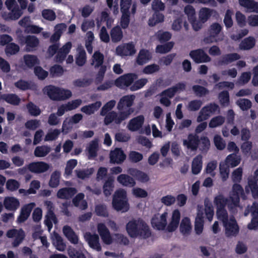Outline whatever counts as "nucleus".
<instances>
[{"label":"nucleus","instance_id":"f257e3e1","mask_svg":"<svg viewBox=\"0 0 258 258\" xmlns=\"http://www.w3.org/2000/svg\"><path fill=\"white\" fill-rule=\"evenodd\" d=\"M242 187L239 184H235L233 185L228 200L222 195L215 196L214 199V204L217 209V217L221 218L222 216L227 214V211L225 209L226 205H228L229 208L231 210L237 207L238 206L239 195H242Z\"/></svg>","mask_w":258,"mask_h":258},{"label":"nucleus","instance_id":"f03ea898","mask_svg":"<svg viewBox=\"0 0 258 258\" xmlns=\"http://www.w3.org/2000/svg\"><path fill=\"white\" fill-rule=\"evenodd\" d=\"M115 104L116 101L112 100L105 103L101 108L100 114L102 116H105L104 121L106 125L113 121L117 124L120 123L134 112L133 108H129L125 112H120L118 114L114 111L110 112Z\"/></svg>","mask_w":258,"mask_h":258},{"label":"nucleus","instance_id":"7ed1b4c3","mask_svg":"<svg viewBox=\"0 0 258 258\" xmlns=\"http://www.w3.org/2000/svg\"><path fill=\"white\" fill-rule=\"evenodd\" d=\"M205 208L198 207L197 216L195 222V230L197 234L202 233L204 228V219L206 217L209 221L211 222L214 214L212 204L208 199L204 201Z\"/></svg>","mask_w":258,"mask_h":258},{"label":"nucleus","instance_id":"20e7f679","mask_svg":"<svg viewBox=\"0 0 258 258\" xmlns=\"http://www.w3.org/2000/svg\"><path fill=\"white\" fill-rule=\"evenodd\" d=\"M127 233L132 237L146 238L151 235L149 226L141 219L132 220L126 224Z\"/></svg>","mask_w":258,"mask_h":258},{"label":"nucleus","instance_id":"39448f33","mask_svg":"<svg viewBox=\"0 0 258 258\" xmlns=\"http://www.w3.org/2000/svg\"><path fill=\"white\" fill-rule=\"evenodd\" d=\"M241 160L240 156L233 153L228 155L225 160L220 163V175L223 181H225L229 176V168L238 166Z\"/></svg>","mask_w":258,"mask_h":258},{"label":"nucleus","instance_id":"423d86ee","mask_svg":"<svg viewBox=\"0 0 258 258\" xmlns=\"http://www.w3.org/2000/svg\"><path fill=\"white\" fill-rule=\"evenodd\" d=\"M112 205L113 209L117 211L126 212L129 210L130 205L125 189L120 188L115 191Z\"/></svg>","mask_w":258,"mask_h":258},{"label":"nucleus","instance_id":"0eeeda50","mask_svg":"<svg viewBox=\"0 0 258 258\" xmlns=\"http://www.w3.org/2000/svg\"><path fill=\"white\" fill-rule=\"evenodd\" d=\"M97 231L103 242L106 244H110L113 242L114 239L117 242L126 244L128 240L126 237L121 234H115L113 238L111 236L109 230L106 226L102 223H99L97 225Z\"/></svg>","mask_w":258,"mask_h":258},{"label":"nucleus","instance_id":"6e6552de","mask_svg":"<svg viewBox=\"0 0 258 258\" xmlns=\"http://www.w3.org/2000/svg\"><path fill=\"white\" fill-rule=\"evenodd\" d=\"M5 5L9 12H4L2 18L6 21L18 20L23 14V9L19 7L16 0H6Z\"/></svg>","mask_w":258,"mask_h":258},{"label":"nucleus","instance_id":"1a4fd4ad","mask_svg":"<svg viewBox=\"0 0 258 258\" xmlns=\"http://www.w3.org/2000/svg\"><path fill=\"white\" fill-rule=\"evenodd\" d=\"M217 219L222 222L227 237L236 236L239 232V228L235 219L233 216L229 217L228 214Z\"/></svg>","mask_w":258,"mask_h":258},{"label":"nucleus","instance_id":"9d476101","mask_svg":"<svg viewBox=\"0 0 258 258\" xmlns=\"http://www.w3.org/2000/svg\"><path fill=\"white\" fill-rule=\"evenodd\" d=\"M184 89L185 85L180 83L173 88L163 91L160 95V102L166 106H169L171 103L170 99L174 95L176 92L183 90Z\"/></svg>","mask_w":258,"mask_h":258},{"label":"nucleus","instance_id":"9b49d317","mask_svg":"<svg viewBox=\"0 0 258 258\" xmlns=\"http://www.w3.org/2000/svg\"><path fill=\"white\" fill-rule=\"evenodd\" d=\"M168 215L167 212L155 215L151 219L152 227L158 230H166L167 231V219Z\"/></svg>","mask_w":258,"mask_h":258},{"label":"nucleus","instance_id":"f8f14e48","mask_svg":"<svg viewBox=\"0 0 258 258\" xmlns=\"http://www.w3.org/2000/svg\"><path fill=\"white\" fill-rule=\"evenodd\" d=\"M181 214L178 209L172 211L167 220V231L173 232L178 228L179 224Z\"/></svg>","mask_w":258,"mask_h":258},{"label":"nucleus","instance_id":"ddd939ff","mask_svg":"<svg viewBox=\"0 0 258 258\" xmlns=\"http://www.w3.org/2000/svg\"><path fill=\"white\" fill-rule=\"evenodd\" d=\"M136 51L135 44L133 42L120 44L115 49L116 54L121 57L133 55L136 53Z\"/></svg>","mask_w":258,"mask_h":258},{"label":"nucleus","instance_id":"4468645a","mask_svg":"<svg viewBox=\"0 0 258 258\" xmlns=\"http://www.w3.org/2000/svg\"><path fill=\"white\" fill-rule=\"evenodd\" d=\"M217 112H219L218 105L215 104H211L206 106L200 111L197 117V121L200 122L205 120Z\"/></svg>","mask_w":258,"mask_h":258},{"label":"nucleus","instance_id":"2eb2a0df","mask_svg":"<svg viewBox=\"0 0 258 258\" xmlns=\"http://www.w3.org/2000/svg\"><path fill=\"white\" fill-rule=\"evenodd\" d=\"M258 169L254 172L253 177L248 179V185L245 186V191L247 193L251 192L254 199H258Z\"/></svg>","mask_w":258,"mask_h":258},{"label":"nucleus","instance_id":"dca6fc26","mask_svg":"<svg viewBox=\"0 0 258 258\" xmlns=\"http://www.w3.org/2000/svg\"><path fill=\"white\" fill-rule=\"evenodd\" d=\"M7 236L14 239L12 244L13 246L16 247L22 242L25 237V233L22 229H11L7 232Z\"/></svg>","mask_w":258,"mask_h":258},{"label":"nucleus","instance_id":"f3484780","mask_svg":"<svg viewBox=\"0 0 258 258\" xmlns=\"http://www.w3.org/2000/svg\"><path fill=\"white\" fill-rule=\"evenodd\" d=\"M137 79V76L134 74H128L119 77L115 83L116 86L124 88L130 86Z\"/></svg>","mask_w":258,"mask_h":258},{"label":"nucleus","instance_id":"a211bd4d","mask_svg":"<svg viewBox=\"0 0 258 258\" xmlns=\"http://www.w3.org/2000/svg\"><path fill=\"white\" fill-rule=\"evenodd\" d=\"M135 97L134 95L124 96L119 100L117 108L120 112L126 111L133 105Z\"/></svg>","mask_w":258,"mask_h":258},{"label":"nucleus","instance_id":"6ab92c4d","mask_svg":"<svg viewBox=\"0 0 258 258\" xmlns=\"http://www.w3.org/2000/svg\"><path fill=\"white\" fill-rule=\"evenodd\" d=\"M45 206L46 207L48 211L45 216V224L47 226L49 231L51 230L52 227L53 223H55L56 218L51 211L53 208V204L50 201L45 202Z\"/></svg>","mask_w":258,"mask_h":258},{"label":"nucleus","instance_id":"aec40b11","mask_svg":"<svg viewBox=\"0 0 258 258\" xmlns=\"http://www.w3.org/2000/svg\"><path fill=\"white\" fill-rule=\"evenodd\" d=\"M190 56L197 63L207 62L210 61V57L202 49L192 50Z\"/></svg>","mask_w":258,"mask_h":258},{"label":"nucleus","instance_id":"412c9836","mask_svg":"<svg viewBox=\"0 0 258 258\" xmlns=\"http://www.w3.org/2000/svg\"><path fill=\"white\" fill-rule=\"evenodd\" d=\"M35 206L34 203H31L23 206L20 212V214L17 218V222L23 223L29 217L32 210Z\"/></svg>","mask_w":258,"mask_h":258},{"label":"nucleus","instance_id":"4be33fe9","mask_svg":"<svg viewBox=\"0 0 258 258\" xmlns=\"http://www.w3.org/2000/svg\"><path fill=\"white\" fill-rule=\"evenodd\" d=\"M28 168L32 172L41 173L47 171L50 168V165L44 162H36L30 164Z\"/></svg>","mask_w":258,"mask_h":258},{"label":"nucleus","instance_id":"5701e85b","mask_svg":"<svg viewBox=\"0 0 258 258\" xmlns=\"http://www.w3.org/2000/svg\"><path fill=\"white\" fill-rule=\"evenodd\" d=\"M84 238L92 248L97 251L101 250L99 237L97 234H91L87 232L85 234Z\"/></svg>","mask_w":258,"mask_h":258},{"label":"nucleus","instance_id":"b1692460","mask_svg":"<svg viewBox=\"0 0 258 258\" xmlns=\"http://www.w3.org/2000/svg\"><path fill=\"white\" fill-rule=\"evenodd\" d=\"M183 145L188 150L195 151L199 146V139L196 135L190 134L186 139L183 140Z\"/></svg>","mask_w":258,"mask_h":258},{"label":"nucleus","instance_id":"393cba45","mask_svg":"<svg viewBox=\"0 0 258 258\" xmlns=\"http://www.w3.org/2000/svg\"><path fill=\"white\" fill-rule=\"evenodd\" d=\"M144 120L145 117L143 115H139L130 120L127 127L132 132L138 131L142 127Z\"/></svg>","mask_w":258,"mask_h":258},{"label":"nucleus","instance_id":"a878e982","mask_svg":"<svg viewBox=\"0 0 258 258\" xmlns=\"http://www.w3.org/2000/svg\"><path fill=\"white\" fill-rule=\"evenodd\" d=\"M221 27L217 24L215 23L212 25L209 29L210 37H206L204 39V42L206 43H211L213 42H217L219 40L217 39L215 36L221 31Z\"/></svg>","mask_w":258,"mask_h":258},{"label":"nucleus","instance_id":"bb28decb","mask_svg":"<svg viewBox=\"0 0 258 258\" xmlns=\"http://www.w3.org/2000/svg\"><path fill=\"white\" fill-rule=\"evenodd\" d=\"M120 7L122 14L134 15L137 6L135 4L132 5L131 0H121Z\"/></svg>","mask_w":258,"mask_h":258},{"label":"nucleus","instance_id":"cd10ccee","mask_svg":"<svg viewBox=\"0 0 258 258\" xmlns=\"http://www.w3.org/2000/svg\"><path fill=\"white\" fill-rule=\"evenodd\" d=\"M192 226L190 219L188 217H184L182 219L179 224V231L184 236H187L191 232Z\"/></svg>","mask_w":258,"mask_h":258},{"label":"nucleus","instance_id":"c85d7f7f","mask_svg":"<svg viewBox=\"0 0 258 258\" xmlns=\"http://www.w3.org/2000/svg\"><path fill=\"white\" fill-rule=\"evenodd\" d=\"M4 205L7 210L15 211L20 206V202L15 197H7L4 199Z\"/></svg>","mask_w":258,"mask_h":258},{"label":"nucleus","instance_id":"c756f323","mask_svg":"<svg viewBox=\"0 0 258 258\" xmlns=\"http://www.w3.org/2000/svg\"><path fill=\"white\" fill-rule=\"evenodd\" d=\"M126 156L122 150L116 148L111 151L110 154V162L119 164L122 163L125 159Z\"/></svg>","mask_w":258,"mask_h":258},{"label":"nucleus","instance_id":"7c9ffc66","mask_svg":"<svg viewBox=\"0 0 258 258\" xmlns=\"http://www.w3.org/2000/svg\"><path fill=\"white\" fill-rule=\"evenodd\" d=\"M25 43L26 44V51H33L35 50L39 45V41L36 37L29 35L25 38Z\"/></svg>","mask_w":258,"mask_h":258},{"label":"nucleus","instance_id":"2f4dec72","mask_svg":"<svg viewBox=\"0 0 258 258\" xmlns=\"http://www.w3.org/2000/svg\"><path fill=\"white\" fill-rule=\"evenodd\" d=\"M72 46V45L70 42H68L63 45L57 52L55 56L56 61L61 62L63 61L67 55L70 51Z\"/></svg>","mask_w":258,"mask_h":258},{"label":"nucleus","instance_id":"473e14b6","mask_svg":"<svg viewBox=\"0 0 258 258\" xmlns=\"http://www.w3.org/2000/svg\"><path fill=\"white\" fill-rule=\"evenodd\" d=\"M127 172L130 174L135 177L141 182L145 183L148 182L150 179V178L147 173L137 169L130 168Z\"/></svg>","mask_w":258,"mask_h":258},{"label":"nucleus","instance_id":"72a5a7b5","mask_svg":"<svg viewBox=\"0 0 258 258\" xmlns=\"http://www.w3.org/2000/svg\"><path fill=\"white\" fill-rule=\"evenodd\" d=\"M239 3L246 9V12H258V2L253 0H239Z\"/></svg>","mask_w":258,"mask_h":258},{"label":"nucleus","instance_id":"f704fd0d","mask_svg":"<svg viewBox=\"0 0 258 258\" xmlns=\"http://www.w3.org/2000/svg\"><path fill=\"white\" fill-rule=\"evenodd\" d=\"M43 91L44 94H46L52 100H59L60 97H61L59 94V88L53 86H48L45 87L43 89Z\"/></svg>","mask_w":258,"mask_h":258},{"label":"nucleus","instance_id":"c9c22d12","mask_svg":"<svg viewBox=\"0 0 258 258\" xmlns=\"http://www.w3.org/2000/svg\"><path fill=\"white\" fill-rule=\"evenodd\" d=\"M152 58V54L148 50L141 49L138 55L137 58V62L140 65H142L148 62Z\"/></svg>","mask_w":258,"mask_h":258},{"label":"nucleus","instance_id":"e433bc0d","mask_svg":"<svg viewBox=\"0 0 258 258\" xmlns=\"http://www.w3.org/2000/svg\"><path fill=\"white\" fill-rule=\"evenodd\" d=\"M98 150V144L97 141L91 142L86 147V152L89 159L96 157Z\"/></svg>","mask_w":258,"mask_h":258},{"label":"nucleus","instance_id":"4c0bfd02","mask_svg":"<svg viewBox=\"0 0 258 258\" xmlns=\"http://www.w3.org/2000/svg\"><path fill=\"white\" fill-rule=\"evenodd\" d=\"M117 181L121 185L125 186L133 187L135 185V179L128 175L122 174L117 178Z\"/></svg>","mask_w":258,"mask_h":258},{"label":"nucleus","instance_id":"58836bf2","mask_svg":"<svg viewBox=\"0 0 258 258\" xmlns=\"http://www.w3.org/2000/svg\"><path fill=\"white\" fill-rule=\"evenodd\" d=\"M62 231L63 234L71 243L74 244L78 243V237L70 227L64 226Z\"/></svg>","mask_w":258,"mask_h":258},{"label":"nucleus","instance_id":"ea45409f","mask_svg":"<svg viewBox=\"0 0 258 258\" xmlns=\"http://www.w3.org/2000/svg\"><path fill=\"white\" fill-rule=\"evenodd\" d=\"M77 192L75 188H63L59 189L57 194L58 198L62 199H68L71 198Z\"/></svg>","mask_w":258,"mask_h":258},{"label":"nucleus","instance_id":"a19ab883","mask_svg":"<svg viewBox=\"0 0 258 258\" xmlns=\"http://www.w3.org/2000/svg\"><path fill=\"white\" fill-rule=\"evenodd\" d=\"M101 105L102 103L101 101H96L94 103L82 107L81 110L87 115H91L97 111Z\"/></svg>","mask_w":258,"mask_h":258},{"label":"nucleus","instance_id":"79ce46f5","mask_svg":"<svg viewBox=\"0 0 258 258\" xmlns=\"http://www.w3.org/2000/svg\"><path fill=\"white\" fill-rule=\"evenodd\" d=\"M3 100L8 103L17 105L19 104L20 99L16 94H1L0 93V100Z\"/></svg>","mask_w":258,"mask_h":258},{"label":"nucleus","instance_id":"37998d69","mask_svg":"<svg viewBox=\"0 0 258 258\" xmlns=\"http://www.w3.org/2000/svg\"><path fill=\"white\" fill-rule=\"evenodd\" d=\"M51 239L52 243L55 248L59 251H63L66 249V244L63 242L62 238L56 233L54 232Z\"/></svg>","mask_w":258,"mask_h":258},{"label":"nucleus","instance_id":"c03bdc74","mask_svg":"<svg viewBox=\"0 0 258 258\" xmlns=\"http://www.w3.org/2000/svg\"><path fill=\"white\" fill-rule=\"evenodd\" d=\"M84 195L82 193L78 194L73 199V203L75 206L82 210H85L87 208V203L84 199Z\"/></svg>","mask_w":258,"mask_h":258},{"label":"nucleus","instance_id":"a18cd8bd","mask_svg":"<svg viewBox=\"0 0 258 258\" xmlns=\"http://www.w3.org/2000/svg\"><path fill=\"white\" fill-rule=\"evenodd\" d=\"M24 62L25 66L32 68L35 65L39 64L40 61L37 56L32 54H26L23 57Z\"/></svg>","mask_w":258,"mask_h":258},{"label":"nucleus","instance_id":"49530a36","mask_svg":"<svg viewBox=\"0 0 258 258\" xmlns=\"http://www.w3.org/2000/svg\"><path fill=\"white\" fill-rule=\"evenodd\" d=\"M110 36L112 42L116 43L120 41L123 38V32L120 27L117 26L110 31Z\"/></svg>","mask_w":258,"mask_h":258},{"label":"nucleus","instance_id":"de8ad7c7","mask_svg":"<svg viewBox=\"0 0 258 258\" xmlns=\"http://www.w3.org/2000/svg\"><path fill=\"white\" fill-rule=\"evenodd\" d=\"M102 22L106 23L107 27H110L114 22V18L110 16L106 12L103 11L101 13L100 17L97 20L98 26H100Z\"/></svg>","mask_w":258,"mask_h":258},{"label":"nucleus","instance_id":"09e8293b","mask_svg":"<svg viewBox=\"0 0 258 258\" xmlns=\"http://www.w3.org/2000/svg\"><path fill=\"white\" fill-rule=\"evenodd\" d=\"M202 157L199 155L195 157L192 163L191 170L194 174H199L202 169Z\"/></svg>","mask_w":258,"mask_h":258},{"label":"nucleus","instance_id":"8fccbe9b","mask_svg":"<svg viewBox=\"0 0 258 258\" xmlns=\"http://www.w3.org/2000/svg\"><path fill=\"white\" fill-rule=\"evenodd\" d=\"M15 86L18 89L22 90L28 89H34L35 85L31 82H27L23 80H20L15 83Z\"/></svg>","mask_w":258,"mask_h":258},{"label":"nucleus","instance_id":"3c124183","mask_svg":"<svg viewBox=\"0 0 258 258\" xmlns=\"http://www.w3.org/2000/svg\"><path fill=\"white\" fill-rule=\"evenodd\" d=\"M255 42L253 37H248L241 41L239 44V48L241 50L250 49L254 46Z\"/></svg>","mask_w":258,"mask_h":258},{"label":"nucleus","instance_id":"603ef678","mask_svg":"<svg viewBox=\"0 0 258 258\" xmlns=\"http://www.w3.org/2000/svg\"><path fill=\"white\" fill-rule=\"evenodd\" d=\"M164 19V16L162 14L156 12L149 18L148 23L150 26H154L156 24L163 22Z\"/></svg>","mask_w":258,"mask_h":258},{"label":"nucleus","instance_id":"864d4df0","mask_svg":"<svg viewBox=\"0 0 258 258\" xmlns=\"http://www.w3.org/2000/svg\"><path fill=\"white\" fill-rule=\"evenodd\" d=\"M104 61V55L99 51H96L92 56L91 65L95 68L101 66Z\"/></svg>","mask_w":258,"mask_h":258},{"label":"nucleus","instance_id":"5fc2aeb1","mask_svg":"<svg viewBox=\"0 0 258 258\" xmlns=\"http://www.w3.org/2000/svg\"><path fill=\"white\" fill-rule=\"evenodd\" d=\"M217 167V161L215 160L211 161L207 164L204 169V172L214 177L216 175V170Z\"/></svg>","mask_w":258,"mask_h":258},{"label":"nucleus","instance_id":"6e6d98bb","mask_svg":"<svg viewBox=\"0 0 258 258\" xmlns=\"http://www.w3.org/2000/svg\"><path fill=\"white\" fill-rule=\"evenodd\" d=\"M51 151L50 147L41 146L37 147L34 151V155L37 157H43L46 156Z\"/></svg>","mask_w":258,"mask_h":258},{"label":"nucleus","instance_id":"4d7b16f0","mask_svg":"<svg viewBox=\"0 0 258 258\" xmlns=\"http://www.w3.org/2000/svg\"><path fill=\"white\" fill-rule=\"evenodd\" d=\"M77 52L76 62L78 66H82L86 61V52L82 47H79L77 48Z\"/></svg>","mask_w":258,"mask_h":258},{"label":"nucleus","instance_id":"13d9d810","mask_svg":"<svg viewBox=\"0 0 258 258\" xmlns=\"http://www.w3.org/2000/svg\"><path fill=\"white\" fill-rule=\"evenodd\" d=\"M213 11L207 8L201 9L199 12V19L205 23L211 16Z\"/></svg>","mask_w":258,"mask_h":258},{"label":"nucleus","instance_id":"bf43d9fd","mask_svg":"<svg viewBox=\"0 0 258 258\" xmlns=\"http://www.w3.org/2000/svg\"><path fill=\"white\" fill-rule=\"evenodd\" d=\"M60 176V172L58 171L53 172L50 177L49 182V186L51 187H57L59 183V178Z\"/></svg>","mask_w":258,"mask_h":258},{"label":"nucleus","instance_id":"052dcab7","mask_svg":"<svg viewBox=\"0 0 258 258\" xmlns=\"http://www.w3.org/2000/svg\"><path fill=\"white\" fill-rule=\"evenodd\" d=\"M225 121V118L222 116H217L212 118L209 123L211 128H215L221 125Z\"/></svg>","mask_w":258,"mask_h":258},{"label":"nucleus","instance_id":"680f3d73","mask_svg":"<svg viewBox=\"0 0 258 258\" xmlns=\"http://www.w3.org/2000/svg\"><path fill=\"white\" fill-rule=\"evenodd\" d=\"M77 160L76 159L69 160L67 162L65 171L64 173V176H70L72 172L73 169L77 166Z\"/></svg>","mask_w":258,"mask_h":258},{"label":"nucleus","instance_id":"e2e57ef3","mask_svg":"<svg viewBox=\"0 0 258 258\" xmlns=\"http://www.w3.org/2000/svg\"><path fill=\"white\" fill-rule=\"evenodd\" d=\"M236 104L242 110H247L251 106V102L250 101L245 98L238 99L236 102Z\"/></svg>","mask_w":258,"mask_h":258},{"label":"nucleus","instance_id":"0e129e2a","mask_svg":"<svg viewBox=\"0 0 258 258\" xmlns=\"http://www.w3.org/2000/svg\"><path fill=\"white\" fill-rule=\"evenodd\" d=\"M20 185V182L15 179H10L6 182L7 189L11 191L17 190L19 188Z\"/></svg>","mask_w":258,"mask_h":258},{"label":"nucleus","instance_id":"69168bd1","mask_svg":"<svg viewBox=\"0 0 258 258\" xmlns=\"http://www.w3.org/2000/svg\"><path fill=\"white\" fill-rule=\"evenodd\" d=\"M113 180H107L103 185V193L105 196L106 197L110 196L113 190Z\"/></svg>","mask_w":258,"mask_h":258},{"label":"nucleus","instance_id":"338daca9","mask_svg":"<svg viewBox=\"0 0 258 258\" xmlns=\"http://www.w3.org/2000/svg\"><path fill=\"white\" fill-rule=\"evenodd\" d=\"M133 195L139 198H145L148 196L147 191L140 187H134L132 190Z\"/></svg>","mask_w":258,"mask_h":258},{"label":"nucleus","instance_id":"774afa93","mask_svg":"<svg viewBox=\"0 0 258 258\" xmlns=\"http://www.w3.org/2000/svg\"><path fill=\"white\" fill-rule=\"evenodd\" d=\"M248 213H250L251 217H258V204L256 203H253L251 206L247 207L245 213L244 215L247 216Z\"/></svg>","mask_w":258,"mask_h":258}]
</instances>
